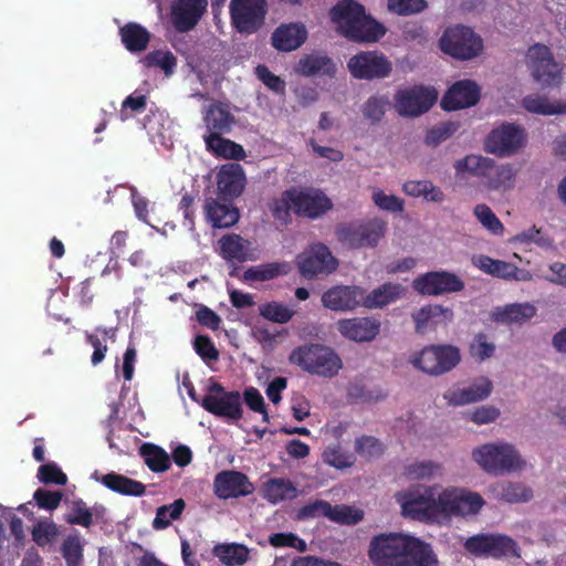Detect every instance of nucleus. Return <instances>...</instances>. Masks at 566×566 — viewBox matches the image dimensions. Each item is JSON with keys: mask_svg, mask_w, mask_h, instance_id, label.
Returning a JSON list of instances; mask_svg holds the SVG:
<instances>
[{"mask_svg": "<svg viewBox=\"0 0 566 566\" xmlns=\"http://www.w3.org/2000/svg\"><path fill=\"white\" fill-rule=\"evenodd\" d=\"M368 556L375 566H439L430 544L400 533L374 536Z\"/></svg>", "mask_w": 566, "mask_h": 566, "instance_id": "nucleus-1", "label": "nucleus"}, {"mask_svg": "<svg viewBox=\"0 0 566 566\" xmlns=\"http://www.w3.org/2000/svg\"><path fill=\"white\" fill-rule=\"evenodd\" d=\"M337 32L349 41L374 43L386 33L385 27L366 13L355 0H339L329 11Z\"/></svg>", "mask_w": 566, "mask_h": 566, "instance_id": "nucleus-2", "label": "nucleus"}, {"mask_svg": "<svg viewBox=\"0 0 566 566\" xmlns=\"http://www.w3.org/2000/svg\"><path fill=\"white\" fill-rule=\"evenodd\" d=\"M455 177L464 179L467 175L479 178L489 191L505 192L515 185L517 170L511 164H496L490 157L470 154L453 165Z\"/></svg>", "mask_w": 566, "mask_h": 566, "instance_id": "nucleus-3", "label": "nucleus"}, {"mask_svg": "<svg viewBox=\"0 0 566 566\" xmlns=\"http://www.w3.org/2000/svg\"><path fill=\"white\" fill-rule=\"evenodd\" d=\"M289 360L303 371L324 378L335 377L343 367L340 357L333 348L313 343L295 347Z\"/></svg>", "mask_w": 566, "mask_h": 566, "instance_id": "nucleus-4", "label": "nucleus"}, {"mask_svg": "<svg viewBox=\"0 0 566 566\" xmlns=\"http://www.w3.org/2000/svg\"><path fill=\"white\" fill-rule=\"evenodd\" d=\"M395 497L401 506L402 514L412 520L433 521L442 516L440 493L437 495V486H412L398 492Z\"/></svg>", "mask_w": 566, "mask_h": 566, "instance_id": "nucleus-5", "label": "nucleus"}, {"mask_svg": "<svg viewBox=\"0 0 566 566\" xmlns=\"http://www.w3.org/2000/svg\"><path fill=\"white\" fill-rule=\"evenodd\" d=\"M472 457L488 473L499 475L520 471L525 467L518 451L511 443H486L473 450Z\"/></svg>", "mask_w": 566, "mask_h": 566, "instance_id": "nucleus-6", "label": "nucleus"}, {"mask_svg": "<svg viewBox=\"0 0 566 566\" xmlns=\"http://www.w3.org/2000/svg\"><path fill=\"white\" fill-rule=\"evenodd\" d=\"M387 222L380 218L339 223L335 235L343 245L349 249L375 248L385 237Z\"/></svg>", "mask_w": 566, "mask_h": 566, "instance_id": "nucleus-7", "label": "nucleus"}, {"mask_svg": "<svg viewBox=\"0 0 566 566\" xmlns=\"http://www.w3.org/2000/svg\"><path fill=\"white\" fill-rule=\"evenodd\" d=\"M464 548L478 557L520 558L521 548L515 539L500 533H480L464 542Z\"/></svg>", "mask_w": 566, "mask_h": 566, "instance_id": "nucleus-8", "label": "nucleus"}, {"mask_svg": "<svg viewBox=\"0 0 566 566\" xmlns=\"http://www.w3.org/2000/svg\"><path fill=\"white\" fill-rule=\"evenodd\" d=\"M461 360L460 349L453 345H430L422 348L410 360L430 376H440L452 370Z\"/></svg>", "mask_w": 566, "mask_h": 566, "instance_id": "nucleus-9", "label": "nucleus"}, {"mask_svg": "<svg viewBox=\"0 0 566 566\" xmlns=\"http://www.w3.org/2000/svg\"><path fill=\"white\" fill-rule=\"evenodd\" d=\"M527 142L524 127L514 123H503L493 128L484 140V150L500 158L520 153Z\"/></svg>", "mask_w": 566, "mask_h": 566, "instance_id": "nucleus-10", "label": "nucleus"}, {"mask_svg": "<svg viewBox=\"0 0 566 566\" xmlns=\"http://www.w3.org/2000/svg\"><path fill=\"white\" fill-rule=\"evenodd\" d=\"M440 48L446 54L457 60L467 61L482 52L483 41L471 28L455 25L443 32Z\"/></svg>", "mask_w": 566, "mask_h": 566, "instance_id": "nucleus-11", "label": "nucleus"}, {"mask_svg": "<svg viewBox=\"0 0 566 566\" xmlns=\"http://www.w3.org/2000/svg\"><path fill=\"white\" fill-rule=\"evenodd\" d=\"M268 13L266 0H231L232 27L241 34H253L264 24Z\"/></svg>", "mask_w": 566, "mask_h": 566, "instance_id": "nucleus-12", "label": "nucleus"}, {"mask_svg": "<svg viewBox=\"0 0 566 566\" xmlns=\"http://www.w3.org/2000/svg\"><path fill=\"white\" fill-rule=\"evenodd\" d=\"M201 406L208 412L228 420L238 421L243 417L240 392L226 391L224 387L216 381L209 386Z\"/></svg>", "mask_w": 566, "mask_h": 566, "instance_id": "nucleus-13", "label": "nucleus"}, {"mask_svg": "<svg viewBox=\"0 0 566 566\" xmlns=\"http://www.w3.org/2000/svg\"><path fill=\"white\" fill-rule=\"evenodd\" d=\"M527 64L535 82L542 86H558L563 67L555 61L551 49L544 44H534L527 51Z\"/></svg>", "mask_w": 566, "mask_h": 566, "instance_id": "nucleus-14", "label": "nucleus"}, {"mask_svg": "<svg viewBox=\"0 0 566 566\" xmlns=\"http://www.w3.org/2000/svg\"><path fill=\"white\" fill-rule=\"evenodd\" d=\"M350 75L357 80H379L388 77L392 71V63L378 51H361L347 62Z\"/></svg>", "mask_w": 566, "mask_h": 566, "instance_id": "nucleus-15", "label": "nucleus"}, {"mask_svg": "<svg viewBox=\"0 0 566 566\" xmlns=\"http://www.w3.org/2000/svg\"><path fill=\"white\" fill-rule=\"evenodd\" d=\"M411 286L420 295L439 296L461 292L465 284L455 273L441 270L418 275Z\"/></svg>", "mask_w": 566, "mask_h": 566, "instance_id": "nucleus-16", "label": "nucleus"}, {"mask_svg": "<svg viewBox=\"0 0 566 566\" xmlns=\"http://www.w3.org/2000/svg\"><path fill=\"white\" fill-rule=\"evenodd\" d=\"M296 265L303 277L313 280L334 272L338 263L325 244L317 243L296 256Z\"/></svg>", "mask_w": 566, "mask_h": 566, "instance_id": "nucleus-17", "label": "nucleus"}, {"mask_svg": "<svg viewBox=\"0 0 566 566\" xmlns=\"http://www.w3.org/2000/svg\"><path fill=\"white\" fill-rule=\"evenodd\" d=\"M484 504L483 497L463 489H446L440 493L442 516L476 514Z\"/></svg>", "mask_w": 566, "mask_h": 566, "instance_id": "nucleus-18", "label": "nucleus"}, {"mask_svg": "<svg viewBox=\"0 0 566 566\" xmlns=\"http://www.w3.org/2000/svg\"><path fill=\"white\" fill-rule=\"evenodd\" d=\"M437 97L434 90L423 86L399 90L395 95L396 108L402 116H419L433 106Z\"/></svg>", "mask_w": 566, "mask_h": 566, "instance_id": "nucleus-19", "label": "nucleus"}, {"mask_svg": "<svg viewBox=\"0 0 566 566\" xmlns=\"http://www.w3.org/2000/svg\"><path fill=\"white\" fill-rule=\"evenodd\" d=\"M294 213L297 217L317 219L333 208L331 199L321 190L293 187Z\"/></svg>", "mask_w": 566, "mask_h": 566, "instance_id": "nucleus-20", "label": "nucleus"}, {"mask_svg": "<svg viewBox=\"0 0 566 566\" xmlns=\"http://www.w3.org/2000/svg\"><path fill=\"white\" fill-rule=\"evenodd\" d=\"M213 492L220 500L237 499L252 494L254 485L247 474L235 470H224L214 476Z\"/></svg>", "mask_w": 566, "mask_h": 566, "instance_id": "nucleus-21", "label": "nucleus"}, {"mask_svg": "<svg viewBox=\"0 0 566 566\" xmlns=\"http://www.w3.org/2000/svg\"><path fill=\"white\" fill-rule=\"evenodd\" d=\"M364 289L356 285H336L322 295L324 307L337 312H347L363 305Z\"/></svg>", "mask_w": 566, "mask_h": 566, "instance_id": "nucleus-22", "label": "nucleus"}, {"mask_svg": "<svg viewBox=\"0 0 566 566\" xmlns=\"http://www.w3.org/2000/svg\"><path fill=\"white\" fill-rule=\"evenodd\" d=\"M481 96L480 87L471 80H461L452 84L441 99L444 111H458L474 106Z\"/></svg>", "mask_w": 566, "mask_h": 566, "instance_id": "nucleus-23", "label": "nucleus"}, {"mask_svg": "<svg viewBox=\"0 0 566 566\" xmlns=\"http://www.w3.org/2000/svg\"><path fill=\"white\" fill-rule=\"evenodd\" d=\"M207 6L208 0H178L171 8V22L176 31L185 33L195 29Z\"/></svg>", "mask_w": 566, "mask_h": 566, "instance_id": "nucleus-24", "label": "nucleus"}, {"mask_svg": "<svg viewBox=\"0 0 566 566\" xmlns=\"http://www.w3.org/2000/svg\"><path fill=\"white\" fill-rule=\"evenodd\" d=\"M245 185V176L241 165H223L217 175L218 195L223 201H232L239 197Z\"/></svg>", "mask_w": 566, "mask_h": 566, "instance_id": "nucleus-25", "label": "nucleus"}, {"mask_svg": "<svg viewBox=\"0 0 566 566\" xmlns=\"http://www.w3.org/2000/svg\"><path fill=\"white\" fill-rule=\"evenodd\" d=\"M337 329L347 339L371 342L379 334L380 323L373 317L344 318L337 322Z\"/></svg>", "mask_w": 566, "mask_h": 566, "instance_id": "nucleus-26", "label": "nucleus"}, {"mask_svg": "<svg viewBox=\"0 0 566 566\" xmlns=\"http://www.w3.org/2000/svg\"><path fill=\"white\" fill-rule=\"evenodd\" d=\"M472 264L482 272L499 279L516 281L531 279V274L527 271L521 270L510 262L495 260L484 254L474 255L472 258Z\"/></svg>", "mask_w": 566, "mask_h": 566, "instance_id": "nucleus-27", "label": "nucleus"}, {"mask_svg": "<svg viewBox=\"0 0 566 566\" xmlns=\"http://www.w3.org/2000/svg\"><path fill=\"white\" fill-rule=\"evenodd\" d=\"M203 211L207 221L213 228H229L239 220V210L231 201H223L219 198L208 197L205 200Z\"/></svg>", "mask_w": 566, "mask_h": 566, "instance_id": "nucleus-28", "label": "nucleus"}, {"mask_svg": "<svg viewBox=\"0 0 566 566\" xmlns=\"http://www.w3.org/2000/svg\"><path fill=\"white\" fill-rule=\"evenodd\" d=\"M491 390L492 382L488 378L481 377L468 387L447 390L443 398L451 406H464L485 399Z\"/></svg>", "mask_w": 566, "mask_h": 566, "instance_id": "nucleus-29", "label": "nucleus"}, {"mask_svg": "<svg viewBox=\"0 0 566 566\" xmlns=\"http://www.w3.org/2000/svg\"><path fill=\"white\" fill-rule=\"evenodd\" d=\"M207 134H228L235 124V117L231 113L230 105L223 102H213L205 111L202 116Z\"/></svg>", "mask_w": 566, "mask_h": 566, "instance_id": "nucleus-30", "label": "nucleus"}, {"mask_svg": "<svg viewBox=\"0 0 566 566\" xmlns=\"http://www.w3.org/2000/svg\"><path fill=\"white\" fill-rule=\"evenodd\" d=\"M294 71L305 77H333L336 74V64L326 53L313 52L303 55L295 64Z\"/></svg>", "mask_w": 566, "mask_h": 566, "instance_id": "nucleus-31", "label": "nucleus"}, {"mask_svg": "<svg viewBox=\"0 0 566 566\" xmlns=\"http://www.w3.org/2000/svg\"><path fill=\"white\" fill-rule=\"evenodd\" d=\"M307 39V30L301 23L281 24L271 35V44L277 51L291 52L298 49Z\"/></svg>", "mask_w": 566, "mask_h": 566, "instance_id": "nucleus-32", "label": "nucleus"}, {"mask_svg": "<svg viewBox=\"0 0 566 566\" xmlns=\"http://www.w3.org/2000/svg\"><path fill=\"white\" fill-rule=\"evenodd\" d=\"M411 317L416 333L424 334L429 326H436L440 322H450L453 318V312L442 305L430 304L413 312Z\"/></svg>", "mask_w": 566, "mask_h": 566, "instance_id": "nucleus-33", "label": "nucleus"}, {"mask_svg": "<svg viewBox=\"0 0 566 566\" xmlns=\"http://www.w3.org/2000/svg\"><path fill=\"white\" fill-rule=\"evenodd\" d=\"M219 253L228 262H244L249 259L251 242L237 233H227L218 240Z\"/></svg>", "mask_w": 566, "mask_h": 566, "instance_id": "nucleus-34", "label": "nucleus"}, {"mask_svg": "<svg viewBox=\"0 0 566 566\" xmlns=\"http://www.w3.org/2000/svg\"><path fill=\"white\" fill-rule=\"evenodd\" d=\"M223 134H205L203 140L208 151L216 157L241 160L245 157L243 147L230 139L223 138Z\"/></svg>", "mask_w": 566, "mask_h": 566, "instance_id": "nucleus-35", "label": "nucleus"}, {"mask_svg": "<svg viewBox=\"0 0 566 566\" xmlns=\"http://www.w3.org/2000/svg\"><path fill=\"white\" fill-rule=\"evenodd\" d=\"M536 314V307L530 303H514L503 307H497L492 313V318L502 324H523L533 318Z\"/></svg>", "mask_w": 566, "mask_h": 566, "instance_id": "nucleus-36", "label": "nucleus"}, {"mask_svg": "<svg viewBox=\"0 0 566 566\" xmlns=\"http://www.w3.org/2000/svg\"><path fill=\"white\" fill-rule=\"evenodd\" d=\"M406 287L399 283H384L369 294H364L363 305L368 308H381L399 300Z\"/></svg>", "mask_w": 566, "mask_h": 566, "instance_id": "nucleus-37", "label": "nucleus"}, {"mask_svg": "<svg viewBox=\"0 0 566 566\" xmlns=\"http://www.w3.org/2000/svg\"><path fill=\"white\" fill-rule=\"evenodd\" d=\"M101 483L108 490L126 496H143L146 493L144 483L116 472L104 474Z\"/></svg>", "mask_w": 566, "mask_h": 566, "instance_id": "nucleus-38", "label": "nucleus"}, {"mask_svg": "<svg viewBox=\"0 0 566 566\" xmlns=\"http://www.w3.org/2000/svg\"><path fill=\"white\" fill-rule=\"evenodd\" d=\"M120 40L129 52L145 51L150 42L149 31L136 22H128L119 29Z\"/></svg>", "mask_w": 566, "mask_h": 566, "instance_id": "nucleus-39", "label": "nucleus"}, {"mask_svg": "<svg viewBox=\"0 0 566 566\" xmlns=\"http://www.w3.org/2000/svg\"><path fill=\"white\" fill-rule=\"evenodd\" d=\"M104 513L105 507L103 505H95L91 510L82 499H77L71 503V510L65 514L64 520L67 524L88 528L94 523L93 517L103 516Z\"/></svg>", "mask_w": 566, "mask_h": 566, "instance_id": "nucleus-40", "label": "nucleus"}, {"mask_svg": "<svg viewBox=\"0 0 566 566\" xmlns=\"http://www.w3.org/2000/svg\"><path fill=\"white\" fill-rule=\"evenodd\" d=\"M495 496L507 503H523L533 497V491L521 482L504 481L492 486Z\"/></svg>", "mask_w": 566, "mask_h": 566, "instance_id": "nucleus-41", "label": "nucleus"}, {"mask_svg": "<svg viewBox=\"0 0 566 566\" xmlns=\"http://www.w3.org/2000/svg\"><path fill=\"white\" fill-rule=\"evenodd\" d=\"M296 496V488L286 479H270L263 486V497L270 503L277 504L285 500H292Z\"/></svg>", "mask_w": 566, "mask_h": 566, "instance_id": "nucleus-42", "label": "nucleus"}, {"mask_svg": "<svg viewBox=\"0 0 566 566\" xmlns=\"http://www.w3.org/2000/svg\"><path fill=\"white\" fill-rule=\"evenodd\" d=\"M269 210L277 222L287 226L292 222L291 211L294 212V192L293 187L284 190L280 197L273 198L269 205Z\"/></svg>", "mask_w": 566, "mask_h": 566, "instance_id": "nucleus-43", "label": "nucleus"}, {"mask_svg": "<svg viewBox=\"0 0 566 566\" xmlns=\"http://www.w3.org/2000/svg\"><path fill=\"white\" fill-rule=\"evenodd\" d=\"M213 555L227 566H241L249 559V549L242 544H218L213 547Z\"/></svg>", "mask_w": 566, "mask_h": 566, "instance_id": "nucleus-44", "label": "nucleus"}, {"mask_svg": "<svg viewBox=\"0 0 566 566\" xmlns=\"http://www.w3.org/2000/svg\"><path fill=\"white\" fill-rule=\"evenodd\" d=\"M139 451L145 464L153 472L160 473L169 470L171 459L163 448L153 443H144Z\"/></svg>", "mask_w": 566, "mask_h": 566, "instance_id": "nucleus-45", "label": "nucleus"}, {"mask_svg": "<svg viewBox=\"0 0 566 566\" xmlns=\"http://www.w3.org/2000/svg\"><path fill=\"white\" fill-rule=\"evenodd\" d=\"M291 266L287 262H272L249 268L244 271V279L248 281H270L280 275L290 273Z\"/></svg>", "mask_w": 566, "mask_h": 566, "instance_id": "nucleus-46", "label": "nucleus"}, {"mask_svg": "<svg viewBox=\"0 0 566 566\" xmlns=\"http://www.w3.org/2000/svg\"><path fill=\"white\" fill-rule=\"evenodd\" d=\"M522 106L530 113L541 115H554L566 113V102L552 104L549 101L538 94H531L523 98Z\"/></svg>", "mask_w": 566, "mask_h": 566, "instance_id": "nucleus-47", "label": "nucleus"}, {"mask_svg": "<svg viewBox=\"0 0 566 566\" xmlns=\"http://www.w3.org/2000/svg\"><path fill=\"white\" fill-rule=\"evenodd\" d=\"M83 539L77 532L67 535L61 545V554L66 566H80L83 562Z\"/></svg>", "mask_w": 566, "mask_h": 566, "instance_id": "nucleus-48", "label": "nucleus"}, {"mask_svg": "<svg viewBox=\"0 0 566 566\" xmlns=\"http://www.w3.org/2000/svg\"><path fill=\"white\" fill-rule=\"evenodd\" d=\"M186 507V503L182 499L174 501L169 505L159 506L156 511V516L153 521V527L155 530H165L171 521L178 520Z\"/></svg>", "mask_w": 566, "mask_h": 566, "instance_id": "nucleus-49", "label": "nucleus"}, {"mask_svg": "<svg viewBox=\"0 0 566 566\" xmlns=\"http://www.w3.org/2000/svg\"><path fill=\"white\" fill-rule=\"evenodd\" d=\"M389 99L385 95H373L361 106V113L365 119L375 125L382 120Z\"/></svg>", "mask_w": 566, "mask_h": 566, "instance_id": "nucleus-50", "label": "nucleus"}, {"mask_svg": "<svg viewBox=\"0 0 566 566\" xmlns=\"http://www.w3.org/2000/svg\"><path fill=\"white\" fill-rule=\"evenodd\" d=\"M140 62L147 69L159 67L166 75H170L174 73L177 59L170 51L155 50L146 54Z\"/></svg>", "mask_w": 566, "mask_h": 566, "instance_id": "nucleus-51", "label": "nucleus"}, {"mask_svg": "<svg viewBox=\"0 0 566 566\" xmlns=\"http://www.w3.org/2000/svg\"><path fill=\"white\" fill-rule=\"evenodd\" d=\"M260 315L271 322L285 324L294 316V311L280 302H268L260 306Z\"/></svg>", "mask_w": 566, "mask_h": 566, "instance_id": "nucleus-52", "label": "nucleus"}, {"mask_svg": "<svg viewBox=\"0 0 566 566\" xmlns=\"http://www.w3.org/2000/svg\"><path fill=\"white\" fill-rule=\"evenodd\" d=\"M32 539L40 546L44 547L53 543L59 536V527L53 521L43 520L39 521L32 528Z\"/></svg>", "mask_w": 566, "mask_h": 566, "instance_id": "nucleus-53", "label": "nucleus"}, {"mask_svg": "<svg viewBox=\"0 0 566 566\" xmlns=\"http://www.w3.org/2000/svg\"><path fill=\"white\" fill-rule=\"evenodd\" d=\"M364 518L360 510L353 509L348 505H332L328 520L343 525H356Z\"/></svg>", "mask_w": 566, "mask_h": 566, "instance_id": "nucleus-54", "label": "nucleus"}, {"mask_svg": "<svg viewBox=\"0 0 566 566\" xmlns=\"http://www.w3.org/2000/svg\"><path fill=\"white\" fill-rule=\"evenodd\" d=\"M323 461L336 469H346L354 464L355 458L353 454L344 451L340 447H327L323 452Z\"/></svg>", "mask_w": 566, "mask_h": 566, "instance_id": "nucleus-55", "label": "nucleus"}, {"mask_svg": "<svg viewBox=\"0 0 566 566\" xmlns=\"http://www.w3.org/2000/svg\"><path fill=\"white\" fill-rule=\"evenodd\" d=\"M459 123L455 122L441 123L427 132L424 143L428 146L436 147L440 143L451 137L459 129Z\"/></svg>", "mask_w": 566, "mask_h": 566, "instance_id": "nucleus-56", "label": "nucleus"}, {"mask_svg": "<svg viewBox=\"0 0 566 566\" xmlns=\"http://www.w3.org/2000/svg\"><path fill=\"white\" fill-rule=\"evenodd\" d=\"M427 7L426 0H387L388 10L403 17L418 14Z\"/></svg>", "mask_w": 566, "mask_h": 566, "instance_id": "nucleus-57", "label": "nucleus"}, {"mask_svg": "<svg viewBox=\"0 0 566 566\" xmlns=\"http://www.w3.org/2000/svg\"><path fill=\"white\" fill-rule=\"evenodd\" d=\"M474 216L481 222V224L493 234H501L504 227L492 209L484 205H476L473 210Z\"/></svg>", "mask_w": 566, "mask_h": 566, "instance_id": "nucleus-58", "label": "nucleus"}, {"mask_svg": "<svg viewBox=\"0 0 566 566\" xmlns=\"http://www.w3.org/2000/svg\"><path fill=\"white\" fill-rule=\"evenodd\" d=\"M437 473H441V467L432 461L415 462L405 468V475L410 480L430 479Z\"/></svg>", "mask_w": 566, "mask_h": 566, "instance_id": "nucleus-59", "label": "nucleus"}, {"mask_svg": "<svg viewBox=\"0 0 566 566\" xmlns=\"http://www.w3.org/2000/svg\"><path fill=\"white\" fill-rule=\"evenodd\" d=\"M332 504L324 500H316L298 509L296 517L306 521L316 517H327L331 514Z\"/></svg>", "mask_w": 566, "mask_h": 566, "instance_id": "nucleus-60", "label": "nucleus"}, {"mask_svg": "<svg viewBox=\"0 0 566 566\" xmlns=\"http://www.w3.org/2000/svg\"><path fill=\"white\" fill-rule=\"evenodd\" d=\"M38 479L44 484L65 485L67 482L66 474L53 462L39 468Z\"/></svg>", "mask_w": 566, "mask_h": 566, "instance_id": "nucleus-61", "label": "nucleus"}, {"mask_svg": "<svg viewBox=\"0 0 566 566\" xmlns=\"http://www.w3.org/2000/svg\"><path fill=\"white\" fill-rule=\"evenodd\" d=\"M355 450L365 458H376L382 454V443L375 437L363 436L356 440Z\"/></svg>", "mask_w": 566, "mask_h": 566, "instance_id": "nucleus-62", "label": "nucleus"}, {"mask_svg": "<svg viewBox=\"0 0 566 566\" xmlns=\"http://www.w3.org/2000/svg\"><path fill=\"white\" fill-rule=\"evenodd\" d=\"M63 497L61 491H50L39 488L33 494V500L40 509L53 511L59 507Z\"/></svg>", "mask_w": 566, "mask_h": 566, "instance_id": "nucleus-63", "label": "nucleus"}, {"mask_svg": "<svg viewBox=\"0 0 566 566\" xmlns=\"http://www.w3.org/2000/svg\"><path fill=\"white\" fill-rule=\"evenodd\" d=\"M146 96L145 95H129L122 103L119 111V118L122 122L127 120L135 114H140L146 109Z\"/></svg>", "mask_w": 566, "mask_h": 566, "instance_id": "nucleus-64", "label": "nucleus"}]
</instances>
